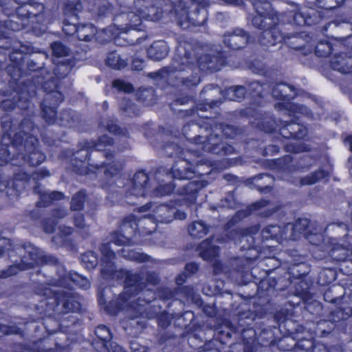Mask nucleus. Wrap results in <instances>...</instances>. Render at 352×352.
Masks as SVG:
<instances>
[{"mask_svg":"<svg viewBox=\"0 0 352 352\" xmlns=\"http://www.w3.org/2000/svg\"><path fill=\"white\" fill-rule=\"evenodd\" d=\"M88 198L87 190L82 188L74 193L70 200L69 209L71 211H81L85 208V202Z\"/></svg>","mask_w":352,"mask_h":352,"instance_id":"obj_53","label":"nucleus"},{"mask_svg":"<svg viewBox=\"0 0 352 352\" xmlns=\"http://www.w3.org/2000/svg\"><path fill=\"white\" fill-rule=\"evenodd\" d=\"M44 342L45 340L38 339L31 344L21 343L19 344V349L20 352H56V349L44 347Z\"/></svg>","mask_w":352,"mask_h":352,"instance_id":"obj_56","label":"nucleus"},{"mask_svg":"<svg viewBox=\"0 0 352 352\" xmlns=\"http://www.w3.org/2000/svg\"><path fill=\"white\" fill-rule=\"evenodd\" d=\"M284 236L283 229L277 224H272L265 226L261 231L262 241L274 240L280 243Z\"/></svg>","mask_w":352,"mask_h":352,"instance_id":"obj_48","label":"nucleus"},{"mask_svg":"<svg viewBox=\"0 0 352 352\" xmlns=\"http://www.w3.org/2000/svg\"><path fill=\"white\" fill-rule=\"evenodd\" d=\"M237 68H247L255 74H261L265 70V63L258 58L252 59L245 57L244 54L239 57L234 64Z\"/></svg>","mask_w":352,"mask_h":352,"instance_id":"obj_44","label":"nucleus"},{"mask_svg":"<svg viewBox=\"0 0 352 352\" xmlns=\"http://www.w3.org/2000/svg\"><path fill=\"white\" fill-rule=\"evenodd\" d=\"M209 226L201 220L194 221L188 228L189 234L193 238H204L209 232Z\"/></svg>","mask_w":352,"mask_h":352,"instance_id":"obj_54","label":"nucleus"},{"mask_svg":"<svg viewBox=\"0 0 352 352\" xmlns=\"http://www.w3.org/2000/svg\"><path fill=\"white\" fill-rule=\"evenodd\" d=\"M175 184L173 182H169L165 184H159L155 188L151 186L150 191L148 195L153 197H162L172 194L175 190Z\"/></svg>","mask_w":352,"mask_h":352,"instance_id":"obj_60","label":"nucleus"},{"mask_svg":"<svg viewBox=\"0 0 352 352\" xmlns=\"http://www.w3.org/2000/svg\"><path fill=\"white\" fill-rule=\"evenodd\" d=\"M124 291L123 292H130L133 296L139 294L146 285L143 282V277L140 273H132L128 271L125 279L124 280Z\"/></svg>","mask_w":352,"mask_h":352,"instance_id":"obj_38","label":"nucleus"},{"mask_svg":"<svg viewBox=\"0 0 352 352\" xmlns=\"http://www.w3.org/2000/svg\"><path fill=\"white\" fill-rule=\"evenodd\" d=\"M102 267H109L115 265L116 252L111 248L110 243H104L100 248Z\"/></svg>","mask_w":352,"mask_h":352,"instance_id":"obj_59","label":"nucleus"},{"mask_svg":"<svg viewBox=\"0 0 352 352\" xmlns=\"http://www.w3.org/2000/svg\"><path fill=\"white\" fill-rule=\"evenodd\" d=\"M79 119V114L76 111L70 108H65L63 109L58 114L56 124L71 128L78 122Z\"/></svg>","mask_w":352,"mask_h":352,"instance_id":"obj_45","label":"nucleus"},{"mask_svg":"<svg viewBox=\"0 0 352 352\" xmlns=\"http://www.w3.org/2000/svg\"><path fill=\"white\" fill-rule=\"evenodd\" d=\"M196 4L194 10L189 11L184 0H168L166 5L170 6L169 12L174 15L181 28L190 25L201 27L206 24L208 17L207 8L210 6V0H191Z\"/></svg>","mask_w":352,"mask_h":352,"instance_id":"obj_9","label":"nucleus"},{"mask_svg":"<svg viewBox=\"0 0 352 352\" xmlns=\"http://www.w3.org/2000/svg\"><path fill=\"white\" fill-rule=\"evenodd\" d=\"M20 131L24 135V140L27 135H34L33 133H37L36 131H39L38 127L35 124L32 117H24L19 124Z\"/></svg>","mask_w":352,"mask_h":352,"instance_id":"obj_58","label":"nucleus"},{"mask_svg":"<svg viewBox=\"0 0 352 352\" xmlns=\"http://www.w3.org/2000/svg\"><path fill=\"white\" fill-rule=\"evenodd\" d=\"M196 124L200 128H204L206 131H210V133L214 134V132L219 131L222 133V136L226 139H239L241 138L243 133V130L241 128L219 122L216 117H201Z\"/></svg>","mask_w":352,"mask_h":352,"instance_id":"obj_18","label":"nucleus"},{"mask_svg":"<svg viewBox=\"0 0 352 352\" xmlns=\"http://www.w3.org/2000/svg\"><path fill=\"white\" fill-rule=\"evenodd\" d=\"M238 58H239L236 57V56L232 53H230L227 56L224 51H219L216 55L205 56V59L207 62V66L206 68L211 70L212 72H218L223 67L226 65L230 66L233 68H237L234 64L237 62Z\"/></svg>","mask_w":352,"mask_h":352,"instance_id":"obj_34","label":"nucleus"},{"mask_svg":"<svg viewBox=\"0 0 352 352\" xmlns=\"http://www.w3.org/2000/svg\"><path fill=\"white\" fill-rule=\"evenodd\" d=\"M163 149L168 157L177 158L171 168L167 171V175H170L173 179L189 180L197 175L202 176L205 174H209L210 172L201 173L197 171L195 166L191 162L183 157L184 148L178 144L172 142H166L163 145Z\"/></svg>","mask_w":352,"mask_h":352,"instance_id":"obj_10","label":"nucleus"},{"mask_svg":"<svg viewBox=\"0 0 352 352\" xmlns=\"http://www.w3.org/2000/svg\"><path fill=\"white\" fill-rule=\"evenodd\" d=\"M252 38L248 32L242 28H235L231 32L224 33L223 43L236 57L239 58L243 54L241 50L252 42Z\"/></svg>","mask_w":352,"mask_h":352,"instance_id":"obj_22","label":"nucleus"},{"mask_svg":"<svg viewBox=\"0 0 352 352\" xmlns=\"http://www.w3.org/2000/svg\"><path fill=\"white\" fill-rule=\"evenodd\" d=\"M53 296L55 304L54 311L63 314L81 312L82 309L81 298L77 293L59 290L54 292Z\"/></svg>","mask_w":352,"mask_h":352,"instance_id":"obj_21","label":"nucleus"},{"mask_svg":"<svg viewBox=\"0 0 352 352\" xmlns=\"http://www.w3.org/2000/svg\"><path fill=\"white\" fill-rule=\"evenodd\" d=\"M330 67L333 70L338 71L342 74L352 73V59L346 53L334 54L330 60Z\"/></svg>","mask_w":352,"mask_h":352,"instance_id":"obj_39","label":"nucleus"},{"mask_svg":"<svg viewBox=\"0 0 352 352\" xmlns=\"http://www.w3.org/2000/svg\"><path fill=\"white\" fill-rule=\"evenodd\" d=\"M78 323V319L74 316H68L60 320H57L52 316H49L43 319V324L46 332L52 335L58 332H62L65 334L72 333V328Z\"/></svg>","mask_w":352,"mask_h":352,"instance_id":"obj_29","label":"nucleus"},{"mask_svg":"<svg viewBox=\"0 0 352 352\" xmlns=\"http://www.w3.org/2000/svg\"><path fill=\"white\" fill-rule=\"evenodd\" d=\"M75 61L72 58L66 59L59 62L54 69V74L56 77H51L45 80L43 76L34 75L32 77V81L41 85L43 91L47 93L44 98H50L55 100L56 94H63L60 91V80L65 78L72 70L75 66Z\"/></svg>","mask_w":352,"mask_h":352,"instance_id":"obj_12","label":"nucleus"},{"mask_svg":"<svg viewBox=\"0 0 352 352\" xmlns=\"http://www.w3.org/2000/svg\"><path fill=\"white\" fill-rule=\"evenodd\" d=\"M266 314L265 310L254 311L248 309L238 313L234 324L226 320L224 327L227 331H221L218 336L221 342L229 343L231 352H255L256 342L262 346L274 344V329L261 321Z\"/></svg>","mask_w":352,"mask_h":352,"instance_id":"obj_3","label":"nucleus"},{"mask_svg":"<svg viewBox=\"0 0 352 352\" xmlns=\"http://www.w3.org/2000/svg\"><path fill=\"white\" fill-rule=\"evenodd\" d=\"M239 115L242 118L250 119V122L260 131L269 134L278 132L280 121L270 113L262 111L260 109L247 107L239 111Z\"/></svg>","mask_w":352,"mask_h":352,"instance_id":"obj_14","label":"nucleus"},{"mask_svg":"<svg viewBox=\"0 0 352 352\" xmlns=\"http://www.w3.org/2000/svg\"><path fill=\"white\" fill-rule=\"evenodd\" d=\"M178 56L182 60V65H189L194 63L195 60L199 62L201 57L193 58L195 49L193 45L187 41H181L176 49Z\"/></svg>","mask_w":352,"mask_h":352,"instance_id":"obj_41","label":"nucleus"},{"mask_svg":"<svg viewBox=\"0 0 352 352\" xmlns=\"http://www.w3.org/2000/svg\"><path fill=\"white\" fill-rule=\"evenodd\" d=\"M20 157L30 166L36 167L46 159L45 154L40 149L39 140L36 135H27L23 142L20 154L10 162Z\"/></svg>","mask_w":352,"mask_h":352,"instance_id":"obj_17","label":"nucleus"},{"mask_svg":"<svg viewBox=\"0 0 352 352\" xmlns=\"http://www.w3.org/2000/svg\"><path fill=\"white\" fill-rule=\"evenodd\" d=\"M270 204V201L266 199H260L250 204H249L246 209L244 210H239L236 213V217H248L253 212L259 210L266 206H267Z\"/></svg>","mask_w":352,"mask_h":352,"instance_id":"obj_61","label":"nucleus"},{"mask_svg":"<svg viewBox=\"0 0 352 352\" xmlns=\"http://www.w3.org/2000/svg\"><path fill=\"white\" fill-rule=\"evenodd\" d=\"M226 93L231 100L241 102L247 95V88L243 85H236L228 87Z\"/></svg>","mask_w":352,"mask_h":352,"instance_id":"obj_62","label":"nucleus"},{"mask_svg":"<svg viewBox=\"0 0 352 352\" xmlns=\"http://www.w3.org/2000/svg\"><path fill=\"white\" fill-rule=\"evenodd\" d=\"M151 300L138 297L130 303V307L135 316L129 320V324L135 329V333H141L147 327L146 319L156 318L158 327L166 329L171 323L173 317L166 311H161L162 307L155 304V293Z\"/></svg>","mask_w":352,"mask_h":352,"instance_id":"obj_8","label":"nucleus"},{"mask_svg":"<svg viewBox=\"0 0 352 352\" xmlns=\"http://www.w3.org/2000/svg\"><path fill=\"white\" fill-rule=\"evenodd\" d=\"M190 142L201 144L203 151L219 156H226L236 153L235 148L230 144L223 143L222 137L218 134L210 133L206 138L197 135L190 140Z\"/></svg>","mask_w":352,"mask_h":352,"instance_id":"obj_16","label":"nucleus"},{"mask_svg":"<svg viewBox=\"0 0 352 352\" xmlns=\"http://www.w3.org/2000/svg\"><path fill=\"white\" fill-rule=\"evenodd\" d=\"M118 255L123 258L135 261L139 263H146L151 261V256L143 252H137L135 250L122 248L118 252Z\"/></svg>","mask_w":352,"mask_h":352,"instance_id":"obj_49","label":"nucleus"},{"mask_svg":"<svg viewBox=\"0 0 352 352\" xmlns=\"http://www.w3.org/2000/svg\"><path fill=\"white\" fill-rule=\"evenodd\" d=\"M24 254L21 258L23 269L30 270L35 265H46L50 263H56L57 259L47 255H41L39 250L30 243H24L22 249Z\"/></svg>","mask_w":352,"mask_h":352,"instance_id":"obj_26","label":"nucleus"},{"mask_svg":"<svg viewBox=\"0 0 352 352\" xmlns=\"http://www.w3.org/2000/svg\"><path fill=\"white\" fill-rule=\"evenodd\" d=\"M265 83L258 80L250 82L247 87V94L250 98V104L256 108L261 107L264 101Z\"/></svg>","mask_w":352,"mask_h":352,"instance_id":"obj_42","label":"nucleus"},{"mask_svg":"<svg viewBox=\"0 0 352 352\" xmlns=\"http://www.w3.org/2000/svg\"><path fill=\"white\" fill-rule=\"evenodd\" d=\"M236 215L230 219L224 225V230L226 233L224 235L220 236L217 239V242L219 243H224L232 241H240L241 238L245 236L253 237L255 234L261 230V225L259 223L252 225L246 228H236L231 229L237 222Z\"/></svg>","mask_w":352,"mask_h":352,"instance_id":"obj_23","label":"nucleus"},{"mask_svg":"<svg viewBox=\"0 0 352 352\" xmlns=\"http://www.w3.org/2000/svg\"><path fill=\"white\" fill-rule=\"evenodd\" d=\"M168 52V45L164 40L155 41L146 50L148 57L155 61L165 58Z\"/></svg>","mask_w":352,"mask_h":352,"instance_id":"obj_43","label":"nucleus"},{"mask_svg":"<svg viewBox=\"0 0 352 352\" xmlns=\"http://www.w3.org/2000/svg\"><path fill=\"white\" fill-rule=\"evenodd\" d=\"M63 29L80 22V14L83 11L80 0L67 1L63 6Z\"/></svg>","mask_w":352,"mask_h":352,"instance_id":"obj_33","label":"nucleus"},{"mask_svg":"<svg viewBox=\"0 0 352 352\" xmlns=\"http://www.w3.org/2000/svg\"><path fill=\"white\" fill-rule=\"evenodd\" d=\"M142 220L131 214L126 216L121 221L118 230L110 233L111 242L117 246H131L133 245V238L138 234H150L153 230L144 228L141 230Z\"/></svg>","mask_w":352,"mask_h":352,"instance_id":"obj_11","label":"nucleus"},{"mask_svg":"<svg viewBox=\"0 0 352 352\" xmlns=\"http://www.w3.org/2000/svg\"><path fill=\"white\" fill-rule=\"evenodd\" d=\"M133 297V294L130 292H121L118 296L107 302L105 298L104 289H100L97 292V300L98 306L110 316H116L128 304L130 299Z\"/></svg>","mask_w":352,"mask_h":352,"instance_id":"obj_24","label":"nucleus"},{"mask_svg":"<svg viewBox=\"0 0 352 352\" xmlns=\"http://www.w3.org/2000/svg\"><path fill=\"white\" fill-rule=\"evenodd\" d=\"M311 221L307 218H298L296 219L292 226L293 234L298 232L300 236H304L305 239L310 240L314 235L310 228ZM314 235H317L314 234Z\"/></svg>","mask_w":352,"mask_h":352,"instance_id":"obj_51","label":"nucleus"},{"mask_svg":"<svg viewBox=\"0 0 352 352\" xmlns=\"http://www.w3.org/2000/svg\"><path fill=\"white\" fill-rule=\"evenodd\" d=\"M337 277L336 271L332 267L324 268L318 275V280L322 285H330Z\"/></svg>","mask_w":352,"mask_h":352,"instance_id":"obj_64","label":"nucleus"},{"mask_svg":"<svg viewBox=\"0 0 352 352\" xmlns=\"http://www.w3.org/2000/svg\"><path fill=\"white\" fill-rule=\"evenodd\" d=\"M114 144L113 138L104 135L100 137L97 141L83 140L78 143V149L76 154L85 151L84 159H79L75 155L70 160L72 170L79 175H89L94 173L96 177L99 173L104 169L103 180L100 183L101 187L104 189L113 186L116 178L120 175L122 170V165H118L113 162L107 164L102 162L100 164L90 163L91 155L93 151L99 153L100 155L109 160L115 157L114 151H107L104 147L112 146Z\"/></svg>","mask_w":352,"mask_h":352,"instance_id":"obj_4","label":"nucleus"},{"mask_svg":"<svg viewBox=\"0 0 352 352\" xmlns=\"http://www.w3.org/2000/svg\"><path fill=\"white\" fill-rule=\"evenodd\" d=\"M33 191L39 195V200L36 204L37 208H46L54 201H60L65 198L64 193L60 191L54 190L48 192L42 190L40 184L34 186Z\"/></svg>","mask_w":352,"mask_h":352,"instance_id":"obj_36","label":"nucleus"},{"mask_svg":"<svg viewBox=\"0 0 352 352\" xmlns=\"http://www.w3.org/2000/svg\"><path fill=\"white\" fill-rule=\"evenodd\" d=\"M131 183V187L126 191V197H146L148 195L151 183L149 181V175L145 170L137 171Z\"/></svg>","mask_w":352,"mask_h":352,"instance_id":"obj_31","label":"nucleus"},{"mask_svg":"<svg viewBox=\"0 0 352 352\" xmlns=\"http://www.w3.org/2000/svg\"><path fill=\"white\" fill-rule=\"evenodd\" d=\"M279 135L287 140H304L307 134V128L296 120L280 121Z\"/></svg>","mask_w":352,"mask_h":352,"instance_id":"obj_32","label":"nucleus"},{"mask_svg":"<svg viewBox=\"0 0 352 352\" xmlns=\"http://www.w3.org/2000/svg\"><path fill=\"white\" fill-rule=\"evenodd\" d=\"M80 259L84 267L89 270L95 269L98 264V256L94 251L85 252L81 255Z\"/></svg>","mask_w":352,"mask_h":352,"instance_id":"obj_63","label":"nucleus"},{"mask_svg":"<svg viewBox=\"0 0 352 352\" xmlns=\"http://www.w3.org/2000/svg\"><path fill=\"white\" fill-rule=\"evenodd\" d=\"M330 173L322 168H320L309 175L300 178V183L302 186H309L316 184L322 179L329 181Z\"/></svg>","mask_w":352,"mask_h":352,"instance_id":"obj_50","label":"nucleus"},{"mask_svg":"<svg viewBox=\"0 0 352 352\" xmlns=\"http://www.w3.org/2000/svg\"><path fill=\"white\" fill-rule=\"evenodd\" d=\"M279 329L285 336L294 339L297 335L304 333L305 327L290 317L280 325Z\"/></svg>","mask_w":352,"mask_h":352,"instance_id":"obj_46","label":"nucleus"},{"mask_svg":"<svg viewBox=\"0 0 352 352\" xmlns=\"http://www.w3.org/2000/svg\"><path fill=\"white\" fill-rule=\"evenodd\" d=\"M286 253L289 258L285 261V268L279 276L276 292L284 291L293 286L296 296L300 297L303 301L305 311L313 316L312 320H317L322 314V305L313 298L309 290L305 280L309 272L307 264L296 250H289Z\"/></svg>","mask_w":352,"mask_h":352,"instance_id":"obj_5","label":"nucleus"},{"mask_svg":"<svg viewBox=\"0 0 352 352\" xmlns=\"http://www.w3.org/2000/svg\"><path fill=\"white\" fill-rule=\"evenodd\" d=\"M129 270L124 269L117 270L116 265L109 267H102L100 274L102 277L107 280H124Z\"/></svg>","mask_w":352,"mask_h":352,"instance_id":"obj_52","label":"nucleus"},{"mask_svg":"<svg viewBox=\"0 0 352 352\" xmlns=\"http://www.w3.org/2000/svg\"><path fill=\"white\" fill-rule=\"evenodd\" d=\"M63 32L67 36H75L79 41L89 42L95 38L97 29L91 23H75L70 27L64 28Z\"/></svg>","mask_w":352,"mask_h":352,"instance_id":"obj_35","label":"nucleus"},{"mask_svg":"<svg viewBox=\"0 0 352 352\" xmlns=\"http://www.w3.org/2000/svg\"><path fill=\"white\" fill-rule=\"evenodd\" d=\"M120 112L126 117L131 118L138 117L141 113L138 106L129 98H124L121 101Z\"/></svg>","mask_w":352,"mask_h":352,"instance_id":"obj_55","label":"nucleus"},{"mask_svg":"<svg viewBox=\"0 0 352 352\" xmlns=\"http://www.w3.org/2000/svg\"><path fill=\"white\" fill-rule=\"evenodd\" d=\"M221 331H227V329L225 328L224 324L218 328L216 332L213 335V338L208 340L206 332L202 328H199L188 335V342L189 344L192 346V344L195 341H198L199 343H204V344L198 348L197 352H221L219 349L221 346L225 349L226 346L229 348V352H231V345L228 343H223L221 342V339L219 338V333Z\"/></svg>","mask_w":352,"mask_h":352,"instance_id":"obj_15","label":"nucleus"},{"mask_svg":"<svg viewBox=\"0 0 352 352\" xmlns=\"http://www.w3.org/2000/svg\"><path fill=\"white\" fill-rule=\"evenodd\" d=\"M175 206L173 205V200L168 204H162L155 207L153 214L144 215L138 220H142V225H145V221L149 220L156 225L157 223H169L174 220ZM156 226L153 228L155 230Z\"/></svg>","mask_w":352,"mask_h":352,"instance_id":"obj_30","label":"nucleus"},{"mask_svg":"<svg viewBox=\"0 0 352 352\" xmlns=\"http://www.w3.org/2000/svg\"><path fill=\"white\" fill-rule=\"evenodd\" d=\"M206 180H194L189 182L187 184L179 188L178 194L182 197L181 199L173 200V205L175 206L174 219H185L186 212L177 209V206L186 205L188 207L194 206L195 211L197 210L199 205L197 204L198 194L201 190L208 185Z\"/></svg>","mask_w":352,"mask_h":352,"instance_id":"obj_13","label":"nucleus"},{"mask_svg":"<svg viewBox=\"0 0 352 352\" xmlns=\"http://www.w3.org/2000/svg\"><path fill=\"white\" fill-rule=\"evenodd\" d=\"M352 318V306L351 307H336V309L331 311L328 315V320H313L316 322L317 328L314 334H317V330H320V336L325 337L329 335L336 327L338 323L344 321L348 318ZM319 318V317L318 318Z\"/></svg>","mask_w":352,"mask_h":352,"instance_id":"obj_20","label":"nucleus"},{"mask_svg":"<svg viewBox=\"0 0 352 352\" xmlns=\"http://www.w3.org/2000/svg\"><path fill=\"white\" fill-rule=\"evenodd\" d=\"M27 87L26 82L22 83V87L16 92L13 98L5 99L1 102V109L4 111L9 112L18 107L23 111H29L32 104V98L36 93L26 91Z\"/></svg>","mask_w":352,"mask_h":352,"instance_id":"obj_25","label":"nucleus"},{"mask_svg":"<svg viewBox=\"0 0 352 352\" xmlns=\"http://www.w3.org/2000/svg\"><path fill=\"white\" fill-rule=\"evenodd\" d=\"M331 258L340 263V270L346 275H352V244L346 246L335 243L329 251Z\"/></svg>","mask_w":352,"mask_h":352,"instance_id":"obj_27","label":"nucleus"},{"mask_svg":"<svg viewBox=\"0 0 352 352\" xmlns=\"http://www.w3.org/2000/svg\"><path fill=\"white\" fill-rule=\"evenodd\" d=\"M116 6L107 0L95 3L90 10L91 16L96 22L111 18L117 29L127 35L124 39L129 45L140 44L147 38L146 35L135 39L129 38L131 32H146L144 19L157 21L162 18V12L152 0H116Z\"/></svg>","mask_w":352,"mask_h":352,"instance_id":"obj_2","label":"nucleus"},{"mask_svg":"<svg viewBox=\"0 0 352 352\" xmlns=\"http://www.w3.org/2000/svg\"><path fill=\"white\" fill-rule=\"evenodd\" d=\"M288 88L289 90L293 87L287 83L280 82L276 84L272 90L273 97L279 102L274 104L275 109L278 111H285L289 116H293L296 113H302L305 107L302 104H298L292 101L293 97L286 93L283 88Z\"/></svg>","mask_w":352,"mask_h":352,"instance_id":"obj_19","label":"nucleus"},{"mask_svg":"<svg viewBox=\"0 0 352 352\" xmlns=\"http://www.w3.org/2000/svg\"><path fill=\"white\" fill-rule=\"evenodd\" d=\"M284 265L285 261L270 256L252 268V280L256 285V294L259 298L271 296L276 291L279 276L285 268Z\"/></svg>","mask_w":352,"mask_h":352,"instance_id":"obj_7","label":"nucleus"},{"mask_svg":"<svg viewBox=\"0 0 352 352\" xmlns=\"http://www.w3.org/2000/svg\"><path fill=\"white\" fill-rule=\"evenodd\" d=\"M94 333L96 336V339L94 342L96 344V347L97 345H100L102 352H110L109 346L113 338V334L110 329L104 324H99L96 327Z\"/></svg>","mask_w":352,"mask_h":352,"instance_id":"obj_40","label":"nucleus"},{"mask_svg":"<svg viewBox=\"0 0 352 352\" xmlns=\"http://www.w3.org/2000/svg\"><path fill=\"white\" fill-rule=\"evenodd\" d=\"M56 95L55 100L44 98L39 104L41 117L48 126L57 122L58 108L65 98L64 94L56 93Z\"/></svg>","mask_w":352,"mask_h":352,"instance_id":"obj_28","label":"nucleus"},{"mask_svg":"<svg viewBox=\"0 0 352 352\" xmlns=\"http://www.w3.org/2000/svg\"><path fill=\"white\" fill-rule=\"evenodd\" d=\"M309 338H305L298 334L294 338V340H296V342L294 349L296 352H312L315 349L318 342H316L313 333H309Z\"/></svg>","mask_w":352,"mask_h":352,"instance_id":"obj_47","label":"nucleus"},{"mask_svg":"<svg viewBox=\"0 0 352 352\" xmlns=\"http://www.w3.org/2000/svg\"><path fill=\"white\" fill-rule=\"evenodd\" d=\"M256 14L252 18V25L262 30L258 36L261 46L269 47L278 43H285L290 49L296 51H304L306 46L311 47L309 52L314 50L315 54L319 58L329 56L333 51V44L327 40H320L314 47L310 44L313 40V34L305 31L294 34H286L279 29V14L272 8L270 0H250Z\"/></svg>","mask_w":352,"mask_h":352,"instance_id":"obj_1","label":"nucleus"},{"mask_svg":"<svg viewBox=\"0 0 352 352\" xmlns=\"http://www.w3.org/2000/svg\"><path fill=\"white\" fill-rule=\"evenodd\" d=\"M32 47L24 45L19 41L11 42L8 51L10 63L6 68V73L15 83L21 78L24 73V66L27 61V69L30 72H39L44 68V59L47 58L45 53L40 56L32 54Z\"/></svg>","mask_w":352,"mask_h":352,"instance_id":"obj_6","label":"nucleus"},{"mask_svg":"<svg viewBox=\"0 0 352 352\" xmlns=\"http://www.w3.org/2000/svg\"><path fill=\"white\" fill-rule=\"evenodd\" d=\"M214 236L202 241L197 247L199 256L204 261H213L219 256L220 248L213 244Z\"/></svg>","mask_w":352,"mask_h":352,"instance_id":"obj_37","label":"nucleus"},{"mask_svg":"<svg viewBox=\"0 0 352 352\" xmlns=\"http://www.w3.org/2000/svg\"><path fill=\"white\" fill-rule=\"evenodd\" d=\"M105 63L109 67L117 70L122 69L128 65L127 60L122 58L116 51H111L107 54Z\"/></svg>","mask_w":352,"mask_h":352,"instance_id":"obj_57","label":"nucleus"}]
</instances>
